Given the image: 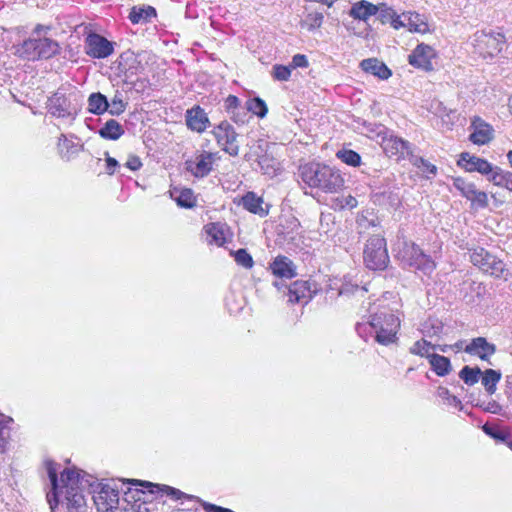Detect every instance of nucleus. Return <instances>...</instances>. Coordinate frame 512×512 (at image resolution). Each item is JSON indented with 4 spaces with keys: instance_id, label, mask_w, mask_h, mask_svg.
Wrapping results in <instances>:
<instances>
[{
    "instance_id": "1",
    "label": "nucleus",
    "mask_w": 512,
    "mask_h": 512,
    "mask_svg": "<svg viewBox=\"0 0 512 512\" xmlns=\"http://www.w3.org/2000/svg\"><path fill=\"white\" fill-rule=\"evenodd\" d=\"M47 471L52 486V492L47 495L49 502L53 497L56 503L66 505V512H88L82 489L92 486L90 479L93 477L82 470L67 469L61 473L59 484L57 469L52 462L47 463Z\"/></svg>"
},
{
    "instance_id": "2",
    "label": "nucleus",
    "mask_w": 512,
    "mask_h": 512,
    "mask_svg": "<svg viewBox=\"0 0 512 512\" xmlns=\"http://www.w3.org/2000/svg\"><path fill=\"white\" fill-rule=\"evenodd\" d=\"M299 175L306 185L326 193H335L344 186V179L338 170L317 162L301 165Z\"/></svg>"
},
{
    "instance_id": "3",
    "label": "nucleus",
    "mask_w": 512,
    "mask_h": 512,
    "mask_svg": "<svg viewBox=\"0 0 512 512\" xmlns=\"http://www.w3.org/2000/svg\"><path fill=\"white\" fill-rule=\"evenodd\" d=\"M367 324L374 332L375 341L383 346L396 343L400 329L399 318L391 312L381 311L368 317Z\"/></svg>"
},
{
    "instance_id": "4",
    "label": "nucleus",
    "mask_w": 512,
    "mask_h": 512,
    "mask_svg": "<svg viewBox=\"0 0 512 512\" xmlns=\"http://www.w3.org/2000/svg\"><path fill=\"white\" fill-rule=\"evenodd\" d=\"M363 258L366 267L370 270L386 269L390 259L385 238L378 234L372 235L365 244Z\"/></svg>"
},
{
    "instance_id": "5",
    "label": "nucleus",
    "mask_w": 512,
    "mask_h": 512,
    "mask_svg": "<svg viewBox=\"0 0 512 512\" xmlns=\"http://www.w3.org/2000/svg\"><path fill=\"white\" fill-rule=\"evenodd\" d=\"M473 44L478 53L484 58L494 57L502 51L505 36L501 32L481 30L474 33Z\"/></svg>"
},
{
    "instance_id": "6",
    "label": "nucleus",
    "mask_w": 512,
    "mask_h": 512,
    "mask_svg": "<svg viewBox=\"0 0 512 512\" xmlns=\"http://www.w3.org/2000/svg\"><path fill=\"white\" fill-rule=\"evenodd\" d=\"M470 261L483 272L497 278L503 276L507 270L501 259L482 247L476 248L470 253Z\"/></svg>"
},
{
    "instance_id": "7",
    "label": "nucleus",
    "mask_w": 512,
    "mask_h": 512,
    "mask_svg": "<svg viewBox=\"0 0 512 512\" xmlns=\"http://www.w3.org/2000/svg\"><path fill=\"white\" fill-rule=\"evenodd\" d=\"M217 143L230 156L239 154V145L237 142L238 133L234 127L226 120L220 122L213 130Z\"/></svg>"
},
{
    "instance_id": "8",
    "label": "nucleus",
    "mask_w": 512,
    "mask_h": 512,
    "mask_svg": "<svg viewBox=\"0 0 512 512\" xmlns=\"http://www.w3.org/2000/svg\"><path fill=\"white\" fill-rule=\"evenodd\" d=\"M114 51L113 43L105 37L91 33L86 38V53L98 59L107 58Z\"/></svg>"
},
{
    "instance_id": "9",
    "label": "nucleus",
    "mask_w": 512,
    "mask_h": 512,
    "mask_svg": "<svg viewBox=\"0 0 512 512\" xmlns=\"http://www.w3.org/2000/svg\"><path fill=\"white\" fill-rule=\"evenodd\" d=\"M457 164L467 172H479L487 176V178L490 177L494 169V166L487 160L471 155L468 152H462L460 154Z\"/></svg>"
},
{
    "instance_id": "10",
    "label": "nucleus",
    "mask_w": 512,
    "mask_h": 512,
    "mask_svg": "<svg viewBox=\"0 0 512 512\" xmlns=\"http://www.w3.org/2000/svg\"><path fill=\"white\" fill-rule=\"evenodd\" d=\"M435 57L434 49L424 43L417 45L413 52L409 55L408 61L412 66L424 71L433 70L431 60Z\"/></svg>"
},
{
    "instance_id": "11",
    "label": "nucleus",
    "mask_w": 512,
    "mask_h": 512,
    "mask_svg": "<svg viewBox=\"0 0 512 512\" xmlns=\"http://www.w3.org/2000/svg\"><path fill=\"white\" fill-rule=\"evenodd\" d=\"M46 108L54 117L65 118L72 116L74 118L70 100L64 93L59 91L47 99Z\"/></svg>"
},
{
    "instance_id": "12",
    "label": "nucleus",
    "mask_w": 512,
    "mask_h": 512,
    "mask_svg": "<svg viewBox=\"0 0 512 512\" xmlns=\"http://www.w3.org/2000/svg\"><path fill=\"white\" fill-rule=\"evenodd\" d=\"M464 352L489 362L490 357L496 353V346L488 342L485 337H476L465 346Z\"/></svg>"
},
{
    "instance_id": "13",
    "label": "nucleus",
    "mask_w": 512,
    "mask_h": 512,
    "mask_svg": "<svg viewBox=\"0 0 512 512\" xmlns=\"http://www.w3.org/2000/svg\"><path fill=\"white\" fill-rule=\"evenodd\" d=\"M213 156L210 152L203 151L199 154L195 161L188 160L185 162L186 169L197 178L207 176L212 170Z\"/></svg>"
},
{
    "instance_id": "14",
    "label": "nucleus",
    "mask_w": 512,
    "mask_h": 512,
    "mask_svg": "<svg viewBox=\"0 0 512 512\" xmlns=\"http://www.w3.org/2000/svg\"><path fill=\"white\" fill-rule=\"evenodd\" d=\"M186 125L187 127L195 132L201 133L205 131L209 124V118L205 113L204 109L200 106H194L186 111Z\"/></svg>"
},
{
    "instance_id": "15",
    "label": "nucleus",
    "mask_w": 512,
    "mask_h": 512,
    "mask_svg": "<svg viewBox=\"0 0 512 512\" xmlns=\"http://www.w3.org/2000/svg\"><path fill=\"white\" fill-rule=\"evenodd\" d=\"M383 149L389 156L404 157L405 154L411 153V144L402 138L390 135L383 139Z\"/></svg>"
},
{
    "instance_id": "16",
    "label": "nucleus",
    "mask_w": 512,
    "mask_h": 512,
    "mask_svg": "<svg viewBox=\"0 0 512 512\" xmlns=\"http://www.w3.org/2000/svg\"><path fill=\"white\" fill-rule=\"evenodd\" d=\"M315 290L312 291L311 284L309 281L297 280L289 286V302L299 303L305 300L307 303L311 298Z\"/></svg>"
},
{
    "instance_id": "17",
    "label": "nucleus",
    "mask_w": 512,
    "mask_h": 512,
    "mask_svg": "<svg viewBox=\"0 0 512 512\" xmlns=\"http://www.w3.org/2000/svg\"><path fill=\"white\" fill-rule=\"evenodd\" d=\"M272 273L280 278L291 279L297 275L296 266L286 256H277L270 264Z\"/></svg>"
},
{
    "instance_id": "18",
    "label": "nucleus",
    "mask_w": 512,
    "mask_h": 512,
    "mask_svg": "<svg viewBox=\"0 0 512 512\" xmlns=\"http://www.w3.org/2000/svg\"><path fill=\"white\" fill-rule=\"evenodd\" d=\"M422 252L423 251L415 243L404 241L402 247L398 250L397 257L403 266L411 268Z\"/></svg>"
},
{
    "instance_id": "19",
    "label": "nucleus",
    "mask_w": 512,
    "mask_h": 512,
    "mask_svg": "<svg viewBox=\"0 0 512 512\" xmlns=\"http://www.w3.org/2000/svg\"><path fill=\"white\" fill-rule=\"evenodd\" d=\"M378 11L379 6L366 0H361L352 5L349 15L354 19L367 21L371 16L376 15Z\"/></svg>"
},
{
    "instance_id": "20",
    "label": "nucleus",
    "mask_w": 512,
    "mask_h": 512,
    "mask_svg": "<svg viewBox=\"0 0 512 512\" xmlns=\"http://www.w3.org/2000/svg\"><path fill=\"white\" fill-rule=\"evenodd\" d=\"M360 67L363 71L377 76L382 80H386L392 75L391 70L382 61H379L376 58L362 60Z\"/></svg>"
},
{
    "instance_id": "21",
    "label": "nucleus",
    "mask_w": 512,
    "mask_h": 512,
    "mask_svg": "<svg viewBox=\"0 0 512 512\" xmlns=\"http://www.w3.org/2000/svg\"><path fill=\"white\" fill-rule=\"evenodd\" d=\"M36 59H49L59 53V44L50 38H35Z\"/></svg>"
},
{
    "instance_id": "22",
    "label": "nucleus",
    "mask_w": 512,
    "mask_h": 512,
    "mask_svg": "<svg viewBox=\"0 0 512 512\" xmlns=\"http://www.w3.org/2000/svg\"><path fill=\"white\" fill-rule=\"evenodd\" d=\"M242 206L249 212L264 217L268 214V210L262 207L263 199L258 197L254 192H247L242 197Z\"/></svg>"
},
{
    "instance_id": "23",
    "label": "nucleus",
    "mask_w": 512,
    "mask_h": 512,
    "mask_svg": "<svg viewBox=\"0 0 512 512\" xmlns=\"http://www.w3.org/2000/svg\"><path fill=\"white\" fill-rule=\"evenodd\" d=\"M172 199L182 208H193L196 205V198L190 188H173L170 191Z\"/></svg>"
},
{
    "instance_id": "24",
    "label": "nucleus",
    "mask_w": 512,
    "mask_h": 512,
    "mask_svg": "<svg viewBox=\"0 0 512 512\" xmlns=\"http://www.w3.org/2000/svg\"><path fill=\"white\" fill-rule=\"evenodd\" d=\"M87 103V110L92 114L102 115L103 113L108 112L109 101L107 97L100 92L91 93L88 97Z\"/></svg>"
},
{
    "instance_id": "25",
    "label": "nucleus",
    "mask_w": 512,
    "mask_h": 512,
    "mask_svg": "<svg viewBox=\"0 0 512 512\" xmlns=\"http://www.w3.org/2000/svg\"><path fill=\"white\" fill-rule=\"evenodd\" d=\"M129 483L133 485H141L149 488L150 493H155L156 491H162L166 493L168 496L174 498V499H181L182 497H185V493L180 491L179 489H176L174 487H170L168 485H159V484H153L151 482H145L141 480H129Z\"/></svg>"
},
{
    "instance_id": "26",
    "label": "nucleus",
    "mask_w": 512,
    "mask_h": 512,
    "mask_svg": "<svg viewBox=\"0 0 512 512\" xmlns=\"http://www.w3.org/2000/svg\"><path fill=\"white\" fill-rule=\"evenodd\" d=\"M428 361L431 369L440 377L448 375L452 370L450 359L445 356L432 353L428 355Z\"/></svg>"
},
{
    "instance_id": "27",
    "label": "nucleus",
    "mask_w": 512,
    "mask_h": 512,
    "mask_svg": "<svg viewBox=\"0 0 512 512\" xmlns=\"http://www.w3.org/2000/svg\"><path fill=\"white\" fill-rule=\"evenodd\" d=\"M101 138L118 140L124 133L123 126L115 119H109L98 131Z\"/></svg>"
},
{
    "instance_id": "28",
    "label": "nucleus",
    "mask_w": 512,
    "mask_h": 512,
    "mask_svg": "<svg viewBox=\"0 0 512 512\" xmlns=\"http://www.w3.org/2000/svg\"><path fill=\"white\" fill-rule=\"evenodd\" d=\"M403 17L407 20V28L411 32L426 33L429 31L428 24L423 20V17L418 13H403Z\"/></svg>"
},
{
    "instance_id": "29",
    "label": "nucleus",
    "mask_w": 512,
    "mask_h": 512,
    "mask_svg": "<svg viewBox=\"0 0 512 512\" xmlns=\"http://www.w3.org/2000/svg\"><path fill=\"white\" fill-rule=\"evenodd\" d=\"M488 180L494 185L504 187L512 191V172L502 171L499 167H494Z\"/></svg>"
},
{
    "instance_id": "30",
    "label": "nucleus",
    "mask_w": 512,
    "mask_h": 512,
    "mask_svg": "<svg viewBox=\"0 0 512 512\" xmlns=\"http://www.w3.org/2000/svg\"><path fill=\"white\" fill-rule=\"evenodd\" d=\"M16 55H18L20 58L28 61H35L37 51H36V45H35V38H29L25 41H23L22 44L18 45L16 47Z\"/></svg>"
},
{
    "instance_id": "31",
    "label": "nucleus",
    "mask_w": 512,
    "mask_h": 512,
    "mask_svg": "<svg viewBox=\"0 0 512 512\" xmlns=\"http://www.w3.org/2000/svg\"><path fill=\"white\" fill-rule=\"evenodd\" d=\"M482 384L489 394H494L497 383L501 379V372L494 369H486L482 372Z\"/></svg>"
},
{
    "instance_id": "32",
    "label": "nucleus",
    "mask_w": 512,
    "mask_h": 512,
    "mask_svg": "<svg viewBox=\"0 0 512 512\" xmlns=\"http://www.w3.org/2000/svg\"><path fill=\"white\" fill-rule=\"evenodd\" d=\"M482 375L479 367L465 365L459 372V378L468 386L475 385Z\"/></svg>"
},
{
    "instance_id": "33",
    "label": "nucleus",
    "mask_w": 512,
    "mask_h": 512,
    "mask_svg": "<svg viewBox=\"0 0 512 512\" xmlns=\"http://www.w3.org/2000/svg\"><path fill=\"white\" fill-rule=\"evenodd\" d=\"M58 149L63 159L69 160L72 155L79 152L78 146L66 138L64 134H61L58 141Z\"/></svg>"
},
{
    "instance_id": "34",
    "label": "nucleus",
    "mask_w": 512,
    "mask_h": 512,
    "mask_svg": "<svg viewBox=\"0 0 512 512\" xmlns=\"http://www.w3.org/2000/svg\"><path fill=\"white\" fill-rule=\"evenodd\" d=\"M128 103L124 100L122 93L117 90L109 102V114L119 116L123 114L127 108Z\"/></svg>"
},
{
    "instance_id": "35",
    "label": "nucleus",
    "mask_w": 512,
    "mask_h": 512,
    "mask_svg": "<svg viewBox=\"0 0 512 512\" xmlns=\"http://www.w3.org/2000/svg\"><path fill=\"white\" fill-rule=\"evenodd\" d=\"M246 109L259 118H264L268 113V107L263 99L254 97L246 101Z\"/></svg>"
},
{
    "instance_id": "36",
    "label": "nucleus",
    "mask_w": 512,
    "mask_h": 512,
    "mask_svg": "<svg viewBox=\"0 0 512 512\" xmlns=\"http://www.w3.org/2000/svg\"><path fill=\"white\" fill-rule=\"evenodd\" d=\"M435 267L436 265L431 257L422 252L416 263H414L410 269L421 271L425 275H430L434 271Z\"/></svg>"
},
{
    "instance_id": "37",
    "label": "nucleus",
    "mask_w": 512,
    "mask_h": 512,
    "mask_svg": "<svg viewBox=\"0 0 512 512\" xmlns=\"http://www.w3.org/2000/svg\"><path fill=\"white\" fill-rule=\"evenodd\" d=\"M453 185L461 193V195L468 200L472 198V196L474 195L473 193H475L476 190V186L474 183L468 182L462 177L454 178Z\"/></svg>"
},
{
    "instance_id": "38",
    "label": "nucleus",
    "mask_w": 512,
    "mask_h": 512,
    "mask_svg": "<svg viewBox=\"0 0 512 512\" xmlns=\"http://www.w3.org/2000/svg\"><path fill=\"white\" fill-rule=\"evenodd\" d=\"M152 16H156V10L151 6L147 8L133 7L129 14V19L133 24H137L141 20H147Z\"/></svg>"
},
{
    "instance_id": "39",
    "label": "nucleus",
    "mask_w": 512,
    "mask_h": 512,
    "mask_svg": "<svg viewBox=\"0 0 512 512\" xmlns=\"http://www.w3.org/2000/svg\"><path fill=\"white\" fill-rule=\"evenodd\" d=\"M430 349L436 350V345L426 341L425 339H421V340L416 341L410 347V353L413 355L426 357L428 359V355L432 354V353H429Z\"/></svg>"
},
{
    "instance_id": "40",
    "label": "nucleus",
    "mask_w": 512,
    "mask_h": 512,
    "mask_svg": "<svg viewBox=\"0 0 512 512\" xmlns=\"http://www.w3.org/2000/svg\"><path fill=\"white\" fill-rule=\"evenodd\" d=\"M206 233L211 237V243L221 246L225 242V237L221 226L218 223H209L205 226Z\"/></svg>"
},
{
    "instance_id": "41",
    "label": "nucleus",
    "mask_w": 512,
    "mask_h": 512,
    "mask_svg": "<svg viewBox=\"0 0 512 512\" xmlns=\"http://www.w3.org/2000/svg\"><path fill=\"white\" fill-rule=\"evenodd\" d=\"M336 155L341 161H343L347 165L357 167L361 164V156L354 150H339Z\"/></svg>"
},
{
    "instance_id": "42",
    "label": "nucleus",
    "mask_w": 512,
    "mask_h": 512,
    "mask_svg": "<svg viewBox=\"0 0 512 512\" xmlns=\"http://www.w3.org/2000/svg\"><path fill=\"white\" fill-rule=\"evenodd\" d=\"M324 15L321 12L309 13L306 18L302 21V27L307 28L309 31H313L320 28L323 24Z\"/></svg>"
},
{
    "instance_id": "43",
    "label": "nucleus",
    "mask_w": 512,
    "mask_h": 512,
    "mask_svg": "<svg viewBox=\"0 0 512 512\" xmlns=\"http://www.w3.org/2000/svg\"><path fill=\"white\" fill-rule=\"evenodd\" d=\"M236 263L245 269H251L254 265L252 256L247 252L246 249L240 248L232 253Z\"/></svg>"
},
{
    "instance_id": "44",
    "label": "nucleus",
    "mask_w": 512,
    "mask_h": 512,
    "mask_svg": "<svg viewBox=\"0 0 512 512\" xmlns=\"http://www.w3.org/2000/svg\"><path fill=\"white\" fill-rule=\"evenodd\" d=\"M437 396L444 400L447 405L462 409L461 401L455 395H452L446 387L440 386L437 389Z\"/></svg>"
},
{
    "instance_id": "45",
    "label": "nucleus",
    "mask_w": 512,
    "mask_h": 512,
    "mask_svg": "<svg viewBox=\"0 0 512 512\" xmlns=\"http://www.w3.org/2000/svg\"><path fill=\"white\" fill-rule=\"evenodd\" d=\"M258 165L264 174L274 175L276 172L275 160L268 155L260 156L258 159Z\"/></svg>"
},
{
    "instance_id": "46",
    "label": "nucleus",
    "mask_w": 512,
    "mask_h": 512,
    "mask_svg": "<svg viewBox=\"0 0 512 512\" xmlns=\"http://www.w3.org/2000/svg\"><path fill=\"white\" fill-rule=\"evenodd\" d=\"M491 133L488 128L476 129L471 135L470 140L474 144L483 145L491 140Z\"/></svg>"
},
{
    "instance_id": "47",
    "label": "nucleus",
    "mask_w": 512,
    "mask_h": 512,
    "mask_svg": "<svg viewBox=\"0 0 512 512\" xmlns=\"http://www.w3.org/2000/svg\"><path fill=\"white\" fill-rule=\"evenodd\" d=\"M291 67L276 64L273 66L272 75L275 80L288 81L291 76Z\"/></svg>"
},
{
    "instance_id": "48",
    "label": "nucleus",
    "mask_w": 512,
    "mask_h": 512,
    "mask_svg": "<svg viewBox=\"0 0 512 512\" xmlns=\"http://www.w3.org/2000/svg\"><path fill=\"white\" fill-rule=\"evenodd\" d=\"M378 6L379 11L376 15L378 16L380 22L382 24L391 23L395 15V11L392 8L388 7L385 3H381Z\"/></svg>"
},
{
    "instance_id": "49",
    "label": "nucleus",
    "mask_w": 512,
    "mask_h": 512,
    "mask_svg": "<svg viewBox=\"0 0 512 512\" xmlns=\"http://www.w3.org/2000/svg\"><path fill=\"white\" fill-rule=\"evenodd\" d=\"M367 292L366 288L359 287L358 285H354L351 283H344L340 290V295H359L360 297H364L365 293Z\"/></svg>"
},
{
    "instance_id": "50",
    "label": "nucleus",
    "mask_w": 512,
    "mask_h": 512,
    "mask_svg": "<svg viewBox=\"0 0 512 512\" xmlns=\"http://www.w3.org/2000/svg\"><path fill=\"white\" fill-rule=\"evenodd\" d=\"M472 198H470V201L472 202V205H477L480 208H485L488 206V197L487 194L483 191L475 190V193Z\"/></svg>"
},
{
    "instance_id": "51",
    "label": "nucleus",
    "mask_w": 512,
    "mask_h": 512,
    "mask_svg": "<svg viewBox=\"0 0 512 512\" xmlns=\"http://www.w3.org/2000/svg\"><path fill=\"white\" fill-rule=\"evenodd\" d=\"M248 110L245 107H239L234 111V113H230L231 119L237 124H244L247 122Z\"/></svg>"
},
{
    "instance_id": "52",
    "label": "nucleus",
    "mask_w": 512,
    "mask_h": 512,
    "mask_svg": "<svg viewBox=\"0 0 512 512\" xmlns=\"http://www.w3.org/2000/svg\"><path fill=\"white\" fill-rule=\"evenodd\" d=\"M239 107H241L240 100L235 95H229L224 101V108L228 114L234 113Z\"/></svg>"
},
{
    "instance_id": "53",
    "label": "nucleus",
    "mask_w": 512,
    "mask_h": 512,
    "mask_svg": "<svg viewBox=\"0 0 512 512\" xmlns=\"http://www.w3.org/2000/svg\"><path fill=\"white\" fill-rule=\"evenodd\" d=\"M309 62L307 57L304 54H296L292 58V62L290 64L291 68H306L308 67Z\"/></svg>"
},
{
    "instance_id": "54",
    "label": "nucleus",
    "mask_w": 512,
    "mask_h": 512,
    "mask_svg": "<svg viewBox=\"0 0 512 512\" xmlns=\"http://www.w3.org/2000/svg\"><path fill=\"white\" fill-rule=\"evenodd\" d=\"M125 166L132 171H137L142 167V162L138 156L130 155Z\"/></svg>"
},
{
    "instance_id": "55",
    "label": "nucleus",
    "mask_w": 512,
    "mask_h": 512,
    "mask_svg": "<svg viewBox=\"0 0 512 512\" xmlns=\"http://www.w3.org/2000/svg\"><path fill=\"white\" fill-rule=\"evenodd\" d=\"M106 154V172L109 175H113L115 173V170L117 167H119V162L113 158L110 157L108 152Z\"/></svg>"
},
{
    "instance_id": "56",
    "label": "nucleus",
    "mask_w": 512,
    "mask_h": 512,
    "mask_svg": "<svg viewBox=\"0 0 512 512\" xmlns=\"http://www.w3.org/2000/svg\"><path fill=\"white\" fill-rule=\"evenodd\" d=\"M406 23L407 20H405L403 14L400 16L395 13L393 20L391 21L390 24L394 29H399L401 27H407Z\"/></svg>"
},
{
    "instance_id": "57",
    "label": "nucleus",
    "mask_w": 512,
    "mask_h": 512,
    "mask_svg": "<svg viewBox=\"0 0 512 512\" xmlns=\"http://www.w3.org/2000/svg\"><path fill=\"white\" fill-rule=\"evenodd\" d=\"M421 170L423 172H427L432 175H436V173H437V167L427 160H426L425 164L423 165V167L421 168Z\"/></svg>"
},
{
    "instance_id": "58",
    "label": "nucleus",
    "mask_w": 512,
    "mask_h": 512,
    "mask_svg": "<svg viewBox=\"0 0 512 512\" xmlns=\"http://www.w3.org/2000/svg\"><path fill=\"white\" fill-rule=\"evenodd\" d=\"M410 160H411L412 164L414 166L418 167L419 169H421L426 162V159L419 157V156H413V155L411 156Z\"/></svg>"
},
{
    "instance_id": "59",
    "label": "nucleus",
    "mask_w": 512,
    "mask_h": 512,
    "mask_svg": "<svg viewBox=\"0 0 512 512\" xmlns=\"http://www.w3.org/2000/svg\"><path fill=\"white\" fill-rule=\"evenodd\" d=\"M9 436V431H6V433H0V450L3 452L4 451V448H5V445H6V440Z\"/></svg>"
},
{
    "instance_id": "60",
    "label": "nucleus",
    "mask_w": 512,
    "mask_h": 512,
    "mask_svg": "<svg viewBox=\"0 0 512 512\" xmlns=\"http://www.w3.org/2000/svg\"><path fill=\"white\" fill-rule=\"evenodd\" d=\"M467 344H465L464 340H459L455 344L451 345V349H454L456 351H464V348Z\"/></svg>"
},
{
    "instance_id": "61",
    "label": "nucleus",
    "mask_w": 512,
    "mask_h": 512,
    "mask_svg": "<svg viewBox=\"0 0 512 512\" xmlns=\"http://www.w3.org/2000/svg\"><path fill=\"white\" fill-rule=\"evenodd\" d=\"M47 30H49V27H45V26H43L41 24H38L34 28L33 33H36V34L39 35V34H41L42 31H47Z\"/></svg>"
},
{
    "instance_id": "62",
    "label": "nucleus",
    "mask_w": 512,
    "mask_h": 512,
    "mask_svg": "<svg viewBox=\"0 0 512 512\" xmlns=\"http://www.w3.org/2000/svg\"><path fill=\"white\" fill-rule=\"evenodd\" d=\"M436 349H439L441 352L446 353L449 349H451V345H436Z\"/></svg>"
},
{
    "instance_id": "63",
    "label": "nucleus",
    "mask_w": 512,
    "mask_h": 512,
    "mask_svg": "<svg viewBox=\"0 0 512 512\" xmlns=\"http://www.w3.org/2000/svg\"><path fill=\"white\" fill-rule=\"evenodd\" d=\"M364 329H365V324L364 323L358 322L356 324V330H357L358 334H361Z\"/></svg>"
},
{
    "instance_id": "64",
    "label": "nucleus",
    "mask_w": 512,
    "mask_h": 512,
    "mask_svg": "<svg viewBox=\"0 0 512 512\" xmlns=\"http://www.w3.org/2000/svg\"><path fill=\"white\" fill-rule=\"evenodd\" d=\"M507 158L512 166V151H509L508 154H507Z\"/></svg>"
}]
</instances>
